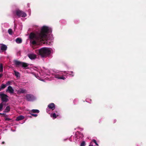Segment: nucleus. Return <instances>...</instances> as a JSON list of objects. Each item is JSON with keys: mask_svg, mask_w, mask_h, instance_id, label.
<instances>
[{"mask_svg": "<svg viewBox=\"0 0 146 146\" xmlns=\"http://www.w3.org/2000/svg\"><path fill=\"white\" fill-rule=\"evenodd\" d=\"M10 107L9 106H7L6 107V108L5 110L4 111L5 112H7L10 111Z\"/></svg>", "mask_w": 146, "mask_h": 146, "instance_id": "nucleus-18", "label": "nucleus"}, {"mask_svg": "<svg viewBox=\"0 0 146 146\" xmlns=\"http://www.w3.org/2000/svg\"><path fill=\"white\" fill-rule=\"evenodd\" d=\"M26 97L27 100L29 101H33L36 99L33 95L29 94L26 95Z\"/></svg>", "mask_w": 146, "mask_h": 146, "instance_id": "nucleus-9", "label": "nucleus"}, {"mask_svg": "<svg viewBox=\"0 0 146 146\" xmlns=\"http://www.w3.org/2000/svg\"><path fill=\"white\" fill-rule=\"evenodd\" d=\"M75 129L76 130L78 131L76 133L75 136H71L69 140L70 141L76 142L80 141L83 137L84 136L82 133L80 132L79 131H82L84 129L83 128L78 127L76 128H75Z\"/></svg>", "mask_w": 146, "mask_h": 146, "instance_id": "nucleus-4", "label": "nucleus"}, {"mask_svg": "<svg viewBox=\"0 0 146 146\" xmlns=\"http://www.w3.org/2000/svg\"><path fill=\"white\" fill-rule=\"evenodd\" d=\"M3 76V74H0V78L2 77Z\"/></svg>", "mask_w": 146, "mask_h": 146, "instance_id": "nucleus-33", "label": "nucleus"}, {"mask_svg": "<svg viewBox=\"0 0 146 146\" xmlns=\"http://www.w3.org/2000/svg\"><path fill=\"white\" fill-rule=\"evenodd\" d=\"M5 121H10L11 120V119L9 118H6L5 119Z\"/></svg>", "mask_w": 146, "mask_h": 146, "instance_id": "nucleus-31", "label": "nucleus"}, {"mask_svg": "<svg viewBox=\"0 0 146 146\" xmlns=\"http://www.w3.org/2000/svg\"><path fill=\"white\" fill-rule=\"evenodd\" d=\"M116 121V120H114V122H115Z\"/></svg>", "mask_w": 146, "mask_h": 146, "instance_id": "nucleus-38", "label": "nucleus"}, {"mask_svg": "<svg viewBox=\"0 0 146 146\" xmlns=\"http://www.w3.org/2000/svg\"><path fill=\"white\" fill-rule=\"evenodd\" d=\"M5 143V142L4 141H3L2 142V144H4Z\"/></svg>", "mask_w": 146, "mask_h": 146, "instance_id": "nucleus-35", "label": "nucleus"}, {"mask_svg": "<svg viewBox=\"0 0 146 146\" xmlns=\"http://www.w3.org/2000/svg\"><path fill=\"white\" fill-rule=\"evenodd\" d=\"M3 26L7 28L9 27V25L7 23H5L3 24Z\"/></svg>", "mask_w": 146, "mask_h": 146, "instance_id": "nucleus-24", "label": "nucleus"}, {"mask_svg": "<svg viewBox=\"0 0 146 146\" xmlns=\"http://www.w3.org/2000/svg\"><path fill=\"white\" fill-rule=\"evenodd\" d=\"M66 140H67V139H64V141H65Z\"/></svg>", "mask_w": 146, "mask_h": 146, "instance_id": "nucleus-36", "label": "nucleus"}, {"mask_svg": "<svg viewBox=\"0 0 146 146\" xmlns=\"http://www.w3.org/2000/svg\"><path fill=\"white\" fill-rule=\"evenodd\" d=\"M22 40L20 38H17L16 40V42L18 44L21 43L22 42Z\"/></svg>", "mask_w": 146, "mask_h": 146, "instance_id": "nucleus-16", "label": "nucleus"}, {"mask_svg": "<svg viewBox=\"0 0 146 146\" xmlns=\"http://www.w3.org/2000/svg\"><path fill=\"white\" fill-rule=\"evenodd\" d=\"M7 49V46L5 45L2 44H0V52H3Z\"/></svg>", "mask_w": 146, "mask_h": 146, "instance_id": "nucleus-11", "label": "nucleus"}, {"mask_svg": "<svg viewBox=\"0 0 146 146\" xmlns=\"http://www.w3.org/2000/svg\"><path fill=\"white\" fill-rule=\"evenodd\" d=\"M30 111L33 113H38L39 112V111L38 110L33 109L31 110Z\"/></svg>", "mask_w": 146, "mask_h": 146, "instance_id": "nucleus-17", "label": "nucleus"}, {"mask_svg": "<svg viewBox=\"0 0 146 146\" xmlns=\"http://www.w3.org/2000/svg\"><path fill=\"white\" fill-rule=\"evenodd\" d=\"M8 32L9 35H12L13 30L11 29H9L8 31Z\"/></svg>", "mask_w": 146, "mask_h": 146, "instance_id": "nucleus-20", "label": "nucleus"}, {"mask_svg": "<svg viewBox=\"0 0 146 146\" xmlns=\"http://www.w3.org/2000/svg\"><path fill=\"white\" fill-rule=\"evenodd\" d=\"M52 30V28L49 26H43L40 29V32L36 34H30L29 36L30 42L33 45L50 43L53 40L51 34Z\"/></svg>", "mask_w": 146, "mask_h": 146, "instance_id": "nucleus-1", "label": "nucleus"}, {"mask_svg": "<svg viewBox=\"0 0 146 146\" xmlns=\"http://www.w3.org/2000/svg\"><path fill=\"white\" fill-rule=\"evenodd\" d=\"M3 105L2 103L0 104V111H1L2 110Z\"/></svg>", "mask_w": 146, "mask_h": 146, "instance_id": "nucleus-25", "label": "nucleus"}, {"mask_svg": "<svg viewBox=\"0 0 146 146\" xmlns=\"http://www.w3.org/2000/svg\"><path fill=\"white\" fill-rule=\"evenodd\" d=\"M70 72L71 73V74H69L70 76H74V74H73V72L71 71L70 72Z\"/></svg>", "mask_w": 146, "mask_h": 146, "instance_id": "nucleus-28", "label": "nucleus"}, {"mask_svg": "<svg viewBox=\"0 0 146 146\" xmlns=\"http://www.w3.org/2000/svg\"><path fill=\"white\" fill-rule=\"evenodd\" d=\"M16 14L19 17H25L27 16L26 14L24 12L19 10L16 11Z\"/></svg>", "mask_w": 146, "mask_h": 146, "instance_id": "nucleus-8", "label": "nucleus"}, {"mask_svg": "<svg viewBox=\"0 0 146 146\" xmlns=\"http://www.w3.org/2000/svg\"><path fill=\"white\" fill-rule=\"evenodd\" d=\"M86 101L87 102H88L89 103H91V99H86Z\"/></svg>", "mask_w": 146, "mask_h": 146, "instance_id": "nucleus-27", "label": "nucleus"}, {"mask_svg": "<svg viewBox=\"0 0 146 146\" xmlns=\"http://www.w3.org/2000/svg\"><path fill=\"white\" fill-rule=\"evenodd\" d=\"M24 118V117L23 116L21 115L17 116L16 119V120L18 121L23 119Z\"/></svg>", "mask_w": 146, "mask_h": 146, "instance_id": "nucleus-15", "label": "nucleus"}, {"mask_svg": "<svg viewBox=\"0 0 146 146\" xmlns=\"http://www.w3.org/2000/svg\"><path fill=\"white\" fill-rule=\"evenodd\" d=\"M92 141L96 145L99 146L98 144L97 143L96 141L95 140L93 139L92 140Z\"/></svg>", "mask_w": 146, "mask_h": 146, "instance_id": "nucleus-26", "label": "nucleus"}, {"mask_svg": "<svg viewBox=\"0 0 146 146\" xmlns=\"http://www.w3.org/2000/svg\"><path fill=\"white\" fill-rule=\"evenodd\" d=\"M89 146H94L93 145L91 144V143H90V144L89 145Z\"/></svg>", "mask_w": 146, "mask_h": 146, "instance_id": "nucleus-34", "label": "nucleus"}, {"mask_svg": "<svg viewBox=\"0 0 146 146\" xmlns=\"http://www.w3.org/2000/svg\"><path fill=\"white\" fill-rule=\"evenodd\" d=\"M8 96L2 92H0V98L3 102H7L8 100Z\"/></svg>", "mask_w": 146, "mask_h": 146, "instance_id": "nucleus-7", "label": "nucleus"}, {"mask_svg": "<svg viewBox=\"0 0 146 146\" xmlns=\"http://www.w3.org/2000/svg\"><path fill=\"white\" fill-rule=\"evenodd\" d=\"M30 114L32 116H33L35 117H36L38 115L37 114H33L31 113H30Z\"/></svg>", "mask_w": 146, "mask_h": 146, "instance_id": "nucleus-29", "label": "nucleus"}, {"mask_svg": "<svg viewBox=\"0 0 146 146\" xmlns=\"http://www.w3.org/2000/svg\"><path fill=\"white\" fill-rule=\"evenodd\" d=\"M3 71V66L2 64H0V73L2 72Z\"/></svg>", "mask_w": 146, "mask_h": 146, "instance_id": "nucleus-22", "label": "nucleus"}, {"mask_svg": "<svg viewBox=\"0 0 146 146\" xmlns=\"http://www.w3.org/2000/svg\"><path fill=\"white\" fill-rule=\"evenodd\" d=\"M54 52L51 48L44 47L38 50V53L42 58H46L50 56Z\"/></svg>", "mask_w": 146, "mask_h": 146, "instance_id": "nucleus-3", "label": "nucleus"}, {"mask_svg": "<svg viewBox=\"0 0 146 146\" xmlns=\"http://www.w3.org/2000/svg\"><path fill=\"white\" fill-rule=\"evenodd\" d=\"M15 131V130H13V131Z\"/></svg>", "mask_w": 146, "mask_h": 146, "instance_id": "nucleus-39", "label": "nucleus"}, {"mask_svg": "<svg viewBox=\"0 0 146 146\" xmlns=\"http://www.w3.org/2000/svg\"><path fill=\"white\" fill-rule=\"evenodd\" d=\"M76 101H78V100H77V99H75V100H74V101H73V102H74V104H75V102Z\"/></svg>", "mask_w": 146, "mask_h": 146, "instance_id": "nucleus-32", "label": "nucleus"}, {"mask_svg": "<svg viewBox=\"0 0 146 146\" xmlns=\"http://www.w3.org/2000/svg\"><path fill=\"white\" fill-rule=\"evenodd\" d=\"M0 114H1V113H0Z\"/></svg>", "mask_w": 146, "mask_h": 146, "instance_id": "nucleus-40", "label": "nucleus"}, {"mask_svg": "<svg viewBox=\"0 0 146 146\" xmlns=\"http://www.w3.org/2000/svg\"><path fill=\"white\" fill-rule=\"evenodd\" d=\"M15 75L17 77L20 76V74L18 72H17L15 70L14 71Z\"/></svg>", "mask_w": 146, "mask_h": 146, "instance_id": "nucleus-19", "label": "nucleus"}, {"mask_svg": "<svg viewBox=\"0 0 146 146\" xmlns=\"http://www.w3.org/2000/svg\"><path fill=\"white\" fill-rule=\"evenodd\" d=\"M35 70L37 72H32V74H34L35 76L39 80L43 81L41 78H45V79L49 80L55 78L57 80H65L67 78V75L68 74V72L66 71H59L58 70H46L45 72L41 70L39 71L37 68H35Z\"/></svg>", "mask_w": 146, "mask_h": 146, "instance_id": "nucleus-2", "label": "nucleus"}, {"mask_svg": "<svg viewBox=\"0 0 146 146\" xmlns=\"http://www.w3.org/2000/svg\"><path fill=\"white\" fill-rule=\"evenodd\" d=\"M7 86L6 85V84H3L1 86V87L0 88V91L2 89H4Z\"/></svg>", "mask_w": 146, "mask_h": 146, "instance_id": "nucleus-21", "label": "nucleus"}, {"mask_svg": "<svg viewBox=\"0 0 146 146\" xmlns=\"http://www.w3.org/2000/svg\"><path fill=\"white\" fill-rule=\"evenodd\" d=\"M15 64L18 66H21L24 68L28 66L27 64L25 63L21 62L17 60L15 61Z\"/></svg>", "mask_w": 146, "mask_h": 146, "instance_id": "nucleus-6", "label": "nucleus"}, {"mask_svg": "<svg viewBox=\"0 0 146 146\" xmlns=\"http://www.w3.org/2000/svg\"><path fill=\"white\" fill-rule=\"evenodd\" d=\"M10 83H11V82L10 81H8L7 82V83H6V84H5L7 86L10 85Z\"/></svg>", "mask_w": 146, "mask_h": 146, "instance_id": "nucleus-30", "label": "nucleus"}, {"mask_svg": "<svg viewBox=\"0 0 146 146\" xmlns=\"http://www.w3.org/2000/svg\"><path fill=\"white\" fill-rule=\"evenodd\" d=\"M6 91L7 92H8L10 94H11L14 93V91L12 87L11 86H9L7 88V89Z\"/></svg>", "mask_w": 146, "mask_h": 146, "instance_id": "nucleus-14", "label": "nucleus"}, {"mask_svg": "<svg viewBox=\"0 0 146 146\" xmlns=\"http://www.w3.org/2000/svg\"><path fill=\"white\" fill-rule=\"evenodd\" d=\"M55 108V105L53 103H51L49 104L48 106V108L46 109V111L47 113L50 114V110H54Z\"/></svg>", "mask_w": 146, "mask_h": 146, "instance_id": "nucleus-5", "label": "nucleus"}, {"mask_svg": "<svg viewBox=\"0 0 146 146\" xmlns=\"http://www.w3.org/2000/svg\"><path fill=\"white\" fill-rule=\"evenodd\" d=\"M28 117H32L31 116H29Z\"/></svg>", "mask_w": 146, "mask_h": 146, "instance_id": "nucleus-37", "label": "nucleus"}, {"mask_svg": "<svg viewBox=\"0 0 146 146\" xmlns=\"http://www.w3.org/2000/svg\"><path fill=\"white\" fill-rule=\"evenodd\" d=\"M85 142L84 141H82L81 143L80 146H85L86 145Z\"/></svg>", "mask_w": 146, "mask_h": 146, "instance_id": "nucleus-23", "label": "nucleus"}, {"mask_svg": "<svg viewBox=\"0 0 146 146\" xmlns=\"http://www.w3.org/2000/svg\"><path fill=\"white\" fill-rule=\"evenodd\" d=\"M58 113L57 111H55V112H52L50 114V116L51 117L53 118V119L56 118V117L58 116Z\"/></svg>", "mask_w": 146, "mask_h": 146, "instance_id": "nucleus-12", "label": "nucleus"}, {"mask_svg": "<svg viewBox=\"0 0 146 146\" xmlns=\"http://www.w3.org/2000/svg\"><path fill=\"white\" fill-rule=\"evenodd\" d=\"M28 56L31 60H34L36 58V55L34 53L31 52L28 54Z\"/></svg>", "mask_w": 146, "mask_h": 146, "instance_id": "nucleus-10", "label": "nucleus"}, {"mask_svg": "<svg viewBox=\"0 0 146 146\" xmlns=\"http://www.w3.org/2000/svg\"><path fill=\"white\" fill-rule=\"evenodd\" d=\"M17 94H24L27 93V91L24 89L20 88L17 91Z\"/></svg>", "mask_w": 146, "mask_h": 146, "instance_id": "nucleus-13", "label": "nucleus"}]
</instances>
